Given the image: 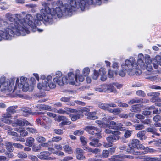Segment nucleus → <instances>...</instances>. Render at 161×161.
Wrapping results in <instances>:
<instances>
[{
	"instance_id": "63",
	"label": "nucleus",
	"mask_w": 161,
	"mask_h": 161,
	"mask_svg": "<svg viewBox=\"0 0 161 161\" xmlns=\"http://www.w3.org/2000/svg\"><path fill=\"white\" fill-rule=\"evenodd\" d=\"M41 79L42 80V81L43 80H45V79L52 80V77L50 75H48L46 78L45 75H42L41 76Z\"/></svg>"
},
{
	"instance_id": "64",
	"label": "nucleus",
	"mask_w": 161,
	"mask_h": 161,
	"mask_svg": "<svg viewBox=\"0 0 161 161\" xmlns=\"http://www.w3.org/2000/svg\"><path fill=\"white\" fill-rule=\"evenodd\" d=\"M29 158L33 161H37L38 160L37 158L32 155H30L28 156Z\"/></svg>"
},
{
	"instance_id": "6",
	"label": "nucleus",
	"mask_w": 161,
	"mask_h": 161,
	"mask_svg": "<svg viewBox=\"0 0 161 161\" xmlns=\"http://www.w3.org/2000/svg\"><path fill=\"white\" fill-rule=\"evenodd\" d=\"M23 20V24H24V26H23L24 28L26 29L27 30L29 29L28 26H29L34 29H36V26L35 24V23H37L38 24H39L38 22H35V20L34 21V23L33 22V17L30 14H27L26 16V18H23L22 19Z\"/></svg>"
},
{
	"instance_id": "54",
	"label": "nucleus",
	"mask_w": 161,
	"mask_h": 161,
	"mask_svg": "<svg viewBox=\"0 0 161 161\" xmlns=\"http://www.w3.org/2000/svg\"><path fill=\"white\" fill-rule=\"evenodd\" d=\"M145 61L146 64H150L152 61L151 60L150 57L149 55H146L145 57Z\"/></svg>"
},
{
	"instance_id": "33",
	"label": "nucleus",
	"mask_w": 161,
	"mask_h": 161,
	"mask_svg": "<svg viewBox=\"0 0 161 161\" xmlns=\"http://www.w3.org/2000/svg\"><path fill=\"white\" fill-rule=\"evenodd\" d=\"M17 106H11L7 109V111L12 114L16 112L15 109L17 108Z\"/></svg>"
},
{
	"instance_id": "22",
	"label": "nucleus",
	"mask_w": 161,
	"mask_h": 161,
	"mask_svg": "<svg viewBox=\"0 0 161 161\" xmlns=\"http://www.w3.org/2000/svg\"><path fill=\"white\" fill-rule=\"evenodd\" d=\"M145 131H140L137 133V136L140 138V140H144L147 138L146 136H145Z\"/></svg>"
},
{
	"instance_id": "52",
	"label": "nucleus",
	"mask_w": 161,
	"mask_h": 161,
	"mask_svg": "<svg viewBox=\"0 0 161 161\" xmlns=\"http://www.w3.org/2000/svg\"><path fill=\"white\" fill-rule=\"evenodd\" d=\"M99 75V73H98V71L94 70V71L93 74L92 76L93 79L94 80H96L97 79Z\"/></svg>"
},
{
	"instance_id": "24",
	"label": "nucleus",
	"mask_w": 161,
	"mask_h": 161,
	"mask_svg": "<svg viewBox=\"0 0 161 161\" xmlns=\"http://www.w3.org/2000/svg\"><path fill=\"white\" fill-rule=\"evenodd\" d=\"M14 143L12 142H6L5 143V146L6 149L9 151H13Z\"/></svg>"
},
{
	"instance_id": "37",
	"label": "nucleus",
	"mask_w": 161,
	"mask_h": 161,
	"mask_svg": "<svg viewBox=\"0 0 161 161\" xmlns=\"http://www.w3.org/2000/svg\"><path fill=\"white\" fill-rule=\"evenodd\" d=\"M96 122L98 124L99 126L100 127H108V124L105 123L104 122L99 120H96Z\"/></svg>"
},
{
	"instance_id": "62",
	"label": "nucleus",
	"mask_w": 161,
	"mask_h": 161,
	"mask_svg": "<svg viewBox=\"0 0 161 161\" xmlns=\"http://www.w3.org/2000/svg\"><path fill=\"white\" fill-rule=\"evenodd\" d=\"M98 73H99V75H105L106 73L105 69L103 68H101L99 70Z\"/></svg>"
},
{
	"instance_id": "56",
	"label": "nucleus",
	"mask_w": 161,
	"mask_h": 161,
	"mask_svg": "<svg viewBox=\"0 0 161 161\" xmlns=\"http://www.w3.org/2000/svg\"><path fill=\"white\" fill-rule=\"evenodd\" d=\"M37 141L39 143H43L46 141V139L42 136H38L36 138Z\"/></svg>"
},
{
	"instance_id": "7",
	"label": "nucleus",
	"mask_w": 161,
	"mask_h": 161,
	"mask_svg": "<svg viewBox=\"0 0 161 161\" xmlns=\"http://www.w3.org/2000/svg\"><path fill=\"white\" fill-rule=\"evenodd\" d=\"M121 134V132L119 131H114L113 135L109 136L106 138L107 140L109 142V144H105L104 146L106 147H108L111 146L112 143L114 140H118L120 138L119 135Z\"/></svg>"
},
{
	"instance_id": "16",
	"label": "nucleus",
	"mask_w": 161,
	"mask_h": 161,
	"mask_svg": "<svg viewBox=\"0 0 161 161\" xmlns=\"http://www.w3.org/2000/svg\"><path fill=\"white\" fill-rule=\"evenodd\" d=\"M76 151L77 154L76 158L79 160H83L85 159V157L84 155L83 151L82 149L80 148H77Z\"/></svg>"
},
{
	"instance_id": "41",
	"label": "nucleus",
	"mask_w": 161,
	"mask_h": 161,
	"mask_svg": "<svg viewBox=\"0 0 161 161\" xmlns=\"http://www.w3.org/2000/svg\"><path fill=\"white\" fill-rule=\"evenodd\" d=\"M143 149L145 151L142 152L140 151V152L142 153H141V155L146 154L148 152H153L154 150L153 149L148 147H146V148L144 147V148Z\"/></svg>"
},
{
	"instance_id": "42",
	"label": "nucleus",
	"mask_w": 161,
	"mask_h": 161,
	"mask_svg": "<svg viewBox=\"0 0 161 161\" xmlns=\"http://www.w3.org/2000/svg\"><path fill=\"white\" fill-rule=\"evenodd\" d=\"M65 151L69 154H71L72 153V151L71 147L68 145H65L63 147Z\"/></svg>"
},
{
	"instance_id": "4",
	"label": "nucleus",
	"mask_w": 161,
	"mask_h": 161,
	"mask_svg": "<svg viewBox=\"0 0 161 161\" xmlns=\"http://www.w3.org/2000/svg\"><path fill=\"white\" fill-rule=\"evenodd\" d=\"M134 61L135 58L133 57L125 60V64L122 65V70L119 72V75L122 77L125 76L126 73L130 75H133L134 72L132 69H137L138 67V65L134 63Z\"/></svg>"
},
{
	"instance_id": "46",
	"label": "nucleus",
	"mask_w": 161,
	"mask_h": 161,
	"mask_svg": "<svg viewBox=\"0 0 161 161\" xmlns=\"http://www.w3.org/2000/svg\"><path fill=\"white\" fill-rule=\"evenodd\" d=\"M41 147L40 144L39 145H35L32 147V150L33 151L37 152L41 150Z\"/></svg>"
},
{
	"instance_id": "51",
	"label": "nucleus",
	"mask_w": 161,
	"mask_h": 161,
	"mask_svg": "<svg viewBox=\"0 0 161 161\" xmlns=\"http://www.w3.org/2000/svg\"><path fill=\"white\" fill-rule=\"evenodd\" d=\"M160 93L159 92H152L148 93L147 94V95L148 96H153V97H158L160 95Z\"/></svg>"
},
{
	"instance_id": "17",
	"label": "nucleus",
	"mask_w": 161,
	"mask_h": 161,
	"mask_svg": "<svg viewBox=\"0 0 161 161\" xmlns=\"http://www.w3.org/2000/svg\"><path fill=\"white\" fill-rule=\"evenodd\" d=\"M13 24V23H11L10 24H9L6 21H4L2 19L0 18V27H6V29L4 30V31H3L5 32V30L8 28H11V25ZM0 31H2V30H0Z\"/></svg>"
},
{
	"instance_id": "15",
	"label": "nucleus",
	"mask_w": 161,
	"mask_h": 161,
	"mask_svg": "<svg viewBox=\"0 0 161 161\" xmlns=\"http://www.w3.org/2000/svg\"><path fill=\"white\" fill-rule=\"evenodd\" d=\"M51 153L47 151L41 152L38 157L42 160H50L52 159V158L49 156Z\"/></svg>"
},
{
	"instance_id": "34",
	"label": "nucleus",
	"mask_w": 161,
	"mask_h": 161,
	"mask_svg": "<svg viewBox=\"0 0 161 161\" xmlns=\"http://www.w3.org/2000/svg\"><path fill=\"white\" fill-rule=\"evenodd\" d=\"M17 156L19 158L22 159L26 158L27 157V154L23 152H18Z\"/></svg>"
},
{
	"instance_id": "30",
	"label": "nucleus",
	"mask_w": 161,
	"mask_h": 161,
	"mask_svg": "<svg viewBox=\"0 0 161 161\" xmlns=\"http://www.w3.org/2000/svg\"><path fill=\"white\" fill-rule=\"evenodd\" d=\"M22 110L23 115L25 116L29 115L31 112V109L29 108H24Z\"/></svg>"
},
{
	"instance_id": "11",
	"label": "nucleus",
	"mask_w": 161,
	"mask_h": 161,
	"mask_svg": "<svg viewBox=\"0 0 161 161\" xmlns=\"http://www.w3.org/2000/svg\"><path fill=\"white\" fill-rule=\"evenodd\" d=\"M138 59L137 61V63L135 62V60L134 63V64H136L138 66V67L136 69L139 68V66L142 69H144L145 68V65L143 60L144 58L143 55L142 54H140L138 55Z\"/></svg>"
},
{
	"instance_id": "14",
	"label": "nucleus",
	"mask_w": 161,
	"mask_h": 161,
	"mask_svg": "<svg viewBox=\"0 0 161 161\" xmlns=\"http://www.w3.org/2000/svg\"><path fill=\"white\" fill-rule=\"evenodd\" d=\"M58 121L60 122H62L59 124V125H64L71 124V122L68 120V118L65 116H59L58 118Z\"/></svg>"
},
{
	"instance_id": "49",
	"label": "nucleus",
	"mask_w": 161,
	"mask_h": 161,
	"mask_svg": "<svg viewBox=\"0 0 161 161\" xmlns=\"http://www.w3.org/2000/svg\"><path fill=\"white\" fill-rule=\"evenodd\" d=\"M109 111L114 114H118L120 113L121 110L119 108H117L113 109H110Z\"/></svg>"
},
{
	"instance_id": "10",
	"label": "nucleus",
	"mask_w": 161,
	"mask_h": 161,
	"mask_svg": "<svg viewBox=\"0 0 161 161\" xmlns=\"http://www.w3.org/2000/svg\"><path fill=\"white\" fill-rule=\"evenodd\" d=\"M89 134L93 135L95 134L94 131L97 132H101L102 130L97 127L92 125L87 126L85 127L84 129Z\"/></svg>"
},
{
	"instance_id": "27",
	"label": "nucleus",
	"mask_w": 161,
	"mask_h": 161,
	"mask_svg": "<svg viewBox=\"0 0 161 161\" xmlns=\"http://www.w3.org/2000/svg\"><path fill=\"white\" fill-rule=\"evenodd\" d=\"M139 104H136L133 105L132 108L130 109V111L133 112L137 113L140 112L141 109L139 106Z\"/></svg>"
},
{
	"instance_id": "12",
	"label": "nucleus",
	"mask_w": 161,
	"mask_h": 161,
	"mask_svg": "<svg viewBox=\"0 0 161 161\" xmlns=\"http://www.w3.org/2000/svg\"><path fill=\"white\" fill-rule=\"evenodd\" d=\"M14 86V82L13 80H11V82H9V84L8 87L6 88H4V90H7L9 92H14L16 91L15 92L17 93V92H19V89L18 88V86L17 85H15L14 88L13 90L12 86Z\"/></svg>"
},
{
	"instance_id": "40",
	"label": "nucleus",
	"mask_w": 161,
	"mask_h": 161,
	"mask_svg": "<svg viewBox=\"0 0 161 161\" xmlns=\"http://www.w3.org/2000/svg\"><path fill=\"white\" fill-rule=\"evenodd\" d=\"M115 103L118 104V106L119 107L126 108L128 106V104L123 103L120 100H117Z\"/></svg>"
},
{
	"instance_id": "36",
	"label": "nucleus",
	"mask_w": 161,
	"mask_h": 161,
	"mask_svg": "<svg viewBox=\"0 0 161 161\" xmlns=\"http://www.w3.org/2000/svg\"><path fill=\"white\" fill-rule=\"evenodd\" d=\"M135 129L136 130H140L143 129L145 127L143 124H135L134 125Z\"/></svg>"
},
{
	"instance_id": "48",
	"label": "nucleus",
	"mask_w": 161,
	"mask_h": 161,
	"mask_svg": "<svg viewBox=\"0 0 161 161\" xmlns=\"http://www.w3.org/2000/svg\"><path fill=\"white\" fill-rule=\"evenodd\" d=\"M90 69L88 67H86L84 68L83 70V74L84 76H87L89 72Z\"/></svg>"
},
{
	"instance_id": "1",
	"label": "nucleus",
	"mask_w": 161,
	"mask_h": 161,
	"mask_svg": "<svg viewBox=\"0 0 161 161\" xmlns=\"http://www.w3.org/2000/svg\"><path fill=\"white\" fill-rule=\"evenodd\" d=\"M15 17L17 19L16 21L13 25H11V28H8L5 30V32L3 31H0V41L2 39L10 40L12 37L20 35L24 36L26 34H29L30 31L27 30L26 29L24 28L23 26L24 24H23V20L22 19L21 15L19 14H16Z\"/></svg>"
},
{
	"instance_id": "39",
	"label": "nucleus",
	"mask_w": 161,
	"mask_h": 161,
	"mask_svg": "<svg viewBox=\"0 0 161 161\" xmlns=\"http://www.w3.org/2000/svg\"><path fill=\"white\" fill-rule=\"evenodd\" d=\"M112 159L114 161H120L122 160L123 157L120 155H118L113 156Z\"/></svg>"
},
{
	"instance_id": "3",
	"label": "nucleus",
	"mask_w": 161,
	"mask_h": 161,
	"mask_svg": "<svg viewBox=\"0 0 161 161\" xmlns=\"http://www.w3.org/2000/svg\"><path fill=\"white\" fill-rule=\"evenodd\" d=\"M69 4H65L64 6L60 8L62 11L64 16H71L72 11H75V9L77 8H80L81 10L83 11L85 9V2L84 0H67Z\"/></svg>"
},
{
	"instance_id": "59",
	"label": "nucleus",
	"mask_w": 161,
	"mask_h": 161,
	"mask_svg": "<svg viewBox=\"0 0 161 161\" xmlns=\"http://www.w3.org/2000/svg\"><path fill=\"white\" fill-rule=\"evenodd\" d=\"M84 131L83 130H80L75 131L73 133V134L75 135L79 136L83 134L84 133Z\"/></svg>"
},
{
	"instance_id": "20",
	"label": "nucleus",
	"mask_w": 161,
	"mask_h": 161,
	"mask_svg": "<svg viewBox=\"0 0 161 161\" xmlns=\"http://www.w3.org/2000/svg\"><path fill=\"white\" fill-rule=\"evenodd\" d=\"M102 88L104 92H113L114 88V86L111 84H103L102 85Z\"/></svg>"
},
{
	"instance_id": "57",
	"label": "nucleus",
	"mask_w": 161,
	"mask_h": 161,
	"mask_svg": "<svg viewBox=\"0 0 161 161\" xmlns=\"http://www.w3.org/2000/svg\"><path fill=\"white\" fill-rule=\"evenodd\" d=\"M26 130L27 131L32 133H35L37 132V130L33 128L27 127L26 128Z\"/></svg>"
},
{
	"instance_id": "61",
	"label": "nucleus",
	"mask_w": 161,
	"mask_h": 161,
	"mask_svg": "<svg viewBox=\"0 0 161 161\" xmlns=\"http://www.w3.org/2000/svg\"><path fill=\"white\" fill-rule=\"evenodd\" d=\"M80 140L82 144H87V142L86 139L83 136H81L80 137Z\"/></svg>"
},
{
	"instance_id": "53",
	"label": "nucleus",
	"mask_w": 161,
	"mask_h": 161,
	"mask_svg": "<svg viewBox=\"0 0 161 161\" xmlns=\"http://www.w3.org/2000/svg\"><path fill=\"white\" fill-rule=\"evenodd\" d=\"M132 132L131 130H126L124 135L125 137L127 138L130 137L132 134Z\"/></svg>"
},
{
	"instance_id": "58",
	"label": "nucleus",
	"mask_w": 161,
	"mask_h": 161,
	"mask_svg": "<svg viewBox=\"0 0 161 161\" xmlns=\"http://www.w3.org/2000/svg\"><path fill=\"white\" fill-rule=\"evenodd\" d=\"M109 153L108 150H103L102 152V155L103 158H106L108 157Z\"/></svg>"
},
{
	"instance_id": "47",
	"label": "nucleus",
	"mask_w": 161,
	"mask_h": 161,
	"mask_svg": "<svg viewBox=\"0 0 161 161\" xmlns=\"http://www.w3.org/2000/svg\"><path fill=\"white\" fill-rule=\"evenodd\" d=\"M16 125H17L19 126H24V119L19 120H16L14 122Z\"/></svg>"
},
{
	"instance_id": "21",
	"label": "nucleus",
	"mask_w": 161,
	"mask_h": 161,
	"mask_svg": "<svg viewBox=\"0 0 161 161\" xmlns=\"http://www.w3.org/2000/svg\"><path fill=\"white\" fill-rule=\"evenodd\" d=\"M14 130L20 133L21 136L24 137L27 136L28 132L25 129L21 127H17L14 129Z\"/></svg>"
},
{
	"instance_id": "55",
	"label": "nucleus",
	"mask_w": 161,
	"mask_h": 161,
	"mask_svg": "<svg viewBox=\"0 0 161 161\" xmlns=\"http://www.w3.org/2000/svg\"><path fill=\"white\" fill-rule=\"evenodd\" d=\"M13 146L18 149H22L24 148L23 145L19 143H14Z\"/></svg>"
},
{
	"instance_id": "18",
	"label": "nucleus",
	"mask_w": 161,
	"mask_h": 161,
	"mask_svg": "<svg viewBox=\"0 0 161 161\" xmlns=\"http://www.w3.org/2000/svg\"><path fill=\"white\" fill-rule=\"evenodd\" d=\"M73 110H75L76 111L73 113H76V114L75 115L71 114L70 115V116L71 117V120L72 121H75L80 118L81 116L82 115V113L79 110L74 109Z\"/></svg>"
},
{
	"instance_id": "28",
	"label": "nucleus",
	"mask_w": 161,
	"mask_h": 161,
	"mask_svg": "<svg viewBox=\"0 0 161 161\" xmlns=\"http://www.w3.org/2000/svg\"><path fill=\"white\" fill-rule=\"evenodd\" d=\"M146 131L151 132L153 134H155L156 135L158 136L159 134L157 132V130L154 127L148 128L146 130Z\"/></svg>"
},
{
	"instance_id": "38",
	"label": "nucleus",
	"mask_w": 161,
	"mask_h": 161,
	"mask_svg": "<svg viewBox=\"0 0 161 161\" xmlns=\"http://www.w3.org/2000/svg\"><path fill=\"white\" fill-rule=\"evenodd\" d=\"M51 80L45 79L43 80L42 81V86L43 87L45 88H47V89H48V86L49 84V82Z\"/></svg>"
},
{
	"instance_id": "2",
	"label": "nucleus",
	"mask_w": 161,
	"mask_h": 161,
	"mask_svg": "<svg viewBox=\"0 0 161 161\" xmlns=\"http://www.w3.org/2000/svg\"><path fill=\"white\" fill-rule=\"evenodd\" d=\"M52 12L50 8L46 5L44 9L41 10L40 14H37L36 17L37 19H36L35 22L40 23V21L44 20L45 23L49 24H52L54 19L56 18V15L58 17H61L63 15L62 10L60 7H57L54 9L52 8Z\"/></svg>"
},
{
	"instance_id": "29",
	"label": "nucleus",
	"mask_w": 161,
	"mask_h": 161,
	"mask_svg": "<svg viewBox=\"0 0 161 161\" xmlns=\"http://www.w3.org/2000/svg\"><path fill=\"white\" fill-rule=\"evenodd\" d=\"M96 114V112L88 113L87 118L89 119L94 120L97 118V116H95Z\"/></svg>"
},
{
	"instance_id": "9",
	"label": "nucleus",
	"mask_w": 161,
	"mask_h": 161,
	"mask_svg": "<svg viewBox=\"0 0 161 161\" xmlns=\"http://www.w3.org/2000/svg\"><path fill=\"white\" fill-rule=\"evenodd\" d=\"M62 80L59 79L58 78L55 77L53 79V81L57 83L60 86H62L64 84H67L69 82L70 84L72 85H75L76 86L78 85L77 84H76V83L74 81H69V80H68L67 76H64L62 78Z\"/></svg>"
},
{
	"instance_id": "26",
	"label": "nucleus",
	"mask_w": 161,
	"mask_h": 161,
	"mask_svg": "<svg viewBox=\"0 0 161 161\" xmlns=\"http://www.w3.org/2000/svg\"><path fill=\"white\" fill-rule=\"evenodd\" d=\"M91 141L92 142H90L89 144L92 146L95 147H98L101 145L100 143H98L99 140L97 139H94Z\"/></svg>"
},
{
	"instance_id": "13",
	"label": "nucleus",
	"mask_w": 161,
	"mask_h": 161,
	"mask_svg": "<svg viewBox=\"0 0 161 161\" xmlns=\"http://www.w3.org/2000/svg\"><path fill=\"white\" fill-rule=\"evenodd\" d=\"M108 125L107 127H109L110 129H113L117 130H122V128L121 127V124L120 123H117L113 121H111L110 122V124H108Z\"/></svg>"
},
{
	"instance_id": "32",
	"label": "nucleus",
	"mask_w": 161,
	"mask_h": 161,
	"mask_svg": "<svg viewBox=\"0 0 161 161\" xmlns=\"http://www.w3.org/2000/svg\"><path fill=\"white\" fill-rule=\"evenodd\" d=\"M9 135L14 136L12 138L13 139L16 141L19 140V136L16 132L14 131H10L9 132Z\"/></svg>"
},
{
	"instance_id": "35",
	"label": "nucleus",
	"mask_w": 161,
	"mask_h": 161,
	"mask_svg": "<svg viewBox=\"0 0 161 161\" xmlns=\"http://www.w3.org/2000/svg\"><path fill=\"white\" fill-rule=\"evenodd\" d=\"M68 76L69 81H74L75 83L76 82V81H75V75L73 72H70L69 73H68Z\"/></svg>"
},
{
	"instance_id": "19",
	"label": "nucleus",
	"mask_w": 161,
	"mask_h": 161,
	"mask_svg": "<svg viewBox=\"0 0 161 161\" xmlns=\"http://www.w3.org/2000/svg\"><path fill=\"white\" fill-rule=\"evenodd\" d=\"M64 110H63L62 108L59 109L57 110V112L59 114H69V112L71 113H73L76 111L75 110H74L71 108H64Z\"/></svg>"
},
{
	"instance_id": "31",
	"label": "nucleus",
	"mask_w": 161,
	"mask_h": 161,
	"mask_svg": "<svg viewBox=\"0 0 161 161\" xmlns=\"http://www.w3.org/2000/svg\"><path fill=\"white\" fill-rule=\"evenodd\" d=\"M99 107L102 109L105 110H108L110 109L109 107H108V104L99 103Z\"/></svg>"
},
{
	"instance_id": "8",
	"label": "nucleus",
	"mask_w": 161,
	"mask_h": 161,
	"mask_svg": "<svg viewBox=\"0 0 161 161\" xmlns=\"http://www.w3.org/2000/svg\"><path fill=\"white\" fill-rule=\"evenodd\" d=\"M27 78L22 76L20 79V83L18 84V86L19 89V92L21 91L26 92L29 89V84L26 82Z\"/></svg>"
},
{
	"instance_id": "50",
	"label": "nucleus",
	"mask_w": 161,
	"mask_h": 161,
	"mask_svg": "<svg viewBox=\"0 0 161 161\" xmlns=\"http://www.w3.org/2000/svg\"><path fill=\"white\" fill-rule=\"evenodd\" d=\"M13 151H9L7 150L5 151V153L6 156L8 158H12L14 156V155L12 152Z\"/></svg>"
},
{
	"instance_id": "23",
	"label": "nucleus",
	"mask_w": 161,
	"mask_h": 161,
	"mask_svg": "<svg viewBox=\"0 0 161 161\" xmlns=\"http://www.w3.org/2000/svg\"><path fill=\"white\" fill-rule=\"evenodd\" d=\"M34 139L31 137L27 138L26 140V142L25 145L27 146L31 147L34 142Z\"/></svg>"
},
{
	"instance_id": "44",
	"label": "nucleus",
	"mask_w": 161,
	"mask_h": 161,
	"mask_svg": "<svg viewBox=\"0 0 161 161\" xmlns=\"http://www.w3.org/2000/svg\"><path fill=\"white\" fill-rule=\"evenodd\" d=\"M143 160L144 161H155V157H150L146 156H143Z\"/></svg>"
},
{
	"instance_id": "25",
	"label": "nucleus",
	"mask_w": 161,
	"mask_h": 161,
	"mask_svg": "<svg viewBox=\"0 0 161 161\" xmlns=\"http://www.w3.org/2000/svg\"><path fill=\"white\" fill-rule=\"evenodd\" d=\"M143 99L141 98L135 97L129 101L128 103L129 104H134L142 103Z\"/></svg>"
},
{
	"instance_id": "60",
	"label": "nucleus",
	"mask_w": 161,
	"mask_h": 161,
	"mask_svg": "<svg viewBox=\"0 0 161 161\" xmlns=\"http://www.w3.org/2000/svg\"><path fill=\"white\" fill-rule=\"evenodd\" d=\"M153 120L157 122L161 120V116L159 115H156L153 118Z\"/></svg>"
},
{
	"instance_id": "5",
	"label": "nucleus",
	"mask_w": 161,
	"mask_h": 161,
	"mask_svg": "<svg viewBox=\"0 0 161 161\" xmlns=\"http://www.w3.org/2000/svg\"><path fill=\"white\" fill-rule=\"evenodd\" d=\"M140 141L137 139H133L128 144L129 148L126 151L129 153L137 155L141 154L142 152L137 151V150L142 149L144 148V146L140 144Z\"/></svg>"
},
{
	"instance_id": "43",
	"label": "nucleus",
	"mask_w": 161,
	"mask_h": 161,
	"mask_svg": "<svg viewBox=\"0 0 161 161\" xmlns=\"http://www.w3.org/2000/svg\"><path fill=\"white\" fill-rule=\"evenodd\" d=\"M82 147L83 148L84 150H85L88 152H95V151L93 150L92 148L87 146L86 145V144H82Z\"/></svg>"
},
{
	"instance_id": "45",
	"label": "nucleus",
	"mask_w": 161,
	"mask_h": 161,
	"mask_svg": "<svg viewBox=\"0 0 161 161\" xmlns=\"http://www.w3.org/2000/svg\"><path fill=\"white\" fill-rule=\"evenodd\" d=\"M136 94L139 97H145L146 96V94L144 92L141 90L136 91Z\"/></svg>"
}]
</instances>
